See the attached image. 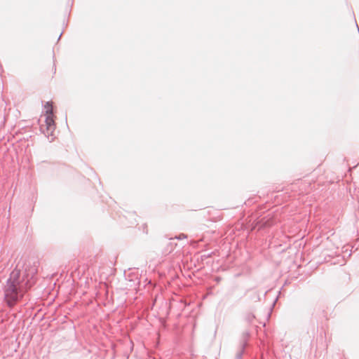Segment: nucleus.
I'll list each match as a JSON object with an SVG mask.
<instances>
[{
  "instance_id": "obj_1",
  "label": "nucleus",
  "mask_w": 359,
  "mask_h": 359,
  "mask_svg": "<svg viewBox=\"0 0 359 359\" xmlns=\"http://www.w3.org/2000/svg\"><path fill=\"white\" fill-rule=\"evenodd\" d=\"M39 263L35 261L20 259L11 271L5 287V299L12 306L18 302L35 283Z\"/></svg>"
},
{
  "instance_id": "obj_2",
  "label": "nucleus",
  "mask_w": 359,
  "mask_h": 359,
  "mask_svg": "<svg viewBox=\"0 0 359 359\" xmlns=\"http://www.w3.org/2000/svg\"><path fill=\"white\" fill-rule=\"evenodd\" d=\"M45 109V124L41 126V131L47 136H53L55 129V116L53 115V107L52 103L46 102Z\"/></svg>"
},
{
  "instance_id": "obj_3",
  "label": "nucleus",
  "mask_w": 359,
  "mask_h": 359,
  "mask_svg": "<svg viewBox=\"0 0 359 359\" xmlns=\"http://www.w3.org/2000/svg\"><path fill=\"white\" fill-rule=\"evenodd\" d=\"M4 269V266L1 265L0 266V272Z\"/></svg>"
}]
</instances>
